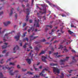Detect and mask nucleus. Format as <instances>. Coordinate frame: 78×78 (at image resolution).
Returning a JSON list of instances; mask_svg holds the SVG:
<instances>
[{"label":"nucleus","mask_w":78,"mask_h":78,"mask_svg":"<svg viewBox=\"0 0 78 78\" xmlns=\"http://www.w3.org/2000/svg\"><path fill=\"white\" fill-rule=\"evenodd\" d=\"M73 60L72 61V62H76V60L75 59V57L73 56Z\"/></svg>","instance_id":"b1692460"},{"label":"nucleus","mask_w":78,"mask_h":78,"mask_svg":"<svg viewBox=\"0 0 78 78\" xmlns=\"http://www.w3.org/2000/svg\"><path fill=\"white\" fill-rule=\"evenodd\" d=\"M71 27H74V28H76V27H74V25L72 24L71 25Z\"/></svg>","instance_id":"de8ad7c7"},{"label":"nucleus","mask_w":78,"mask_h":78,"mask_svg":"<svg viewBox=\"0 0 78 78\" xmlns=\"http://www.w3.org/2000/svg\"><path fill=\"white\" fill-rule=\"evenodd\" d=\"M27 70V69H23L22 71L23 72H25V71H26Z\"/></svg>","instance_id":"6e6d98bb"},{"label":"nucleus","mask_w":78,"mask_h":78,"mask_svg":"<svg viewBox=\"0 0 78 78\" xmlns=\"http://www.w3.org/2000/svg\"><path fill=\"white\" fill-rule=\"evenodd\" d=\"M8 43H5L4 44L5 45V46L4 45L2 46V49H5V48H6V47H7L8 46H7V45H8Z\"/></svg>","instance_id":"2eb2a0df"},{"label":"nucleus","mask_w":78,"mask_h":78,"mask_svg":"<svg viewBox=\"0 0 78 78\" xmlns=\"http://www.w3.org/2000/svg\"><path fill=\"white\" fill-rule=\"evenodd\" d=\"M28 37L24 38L23 39V42H25V41H27V42H28Z\"/></svg>","instance_id":"4be33fe9"},{"label":"nucleus","mask_w":78,"mask_h":78,"mask_svg":"<svg viewBox=\"0 0 78 78\" xmlns=\"http://www.w3.org/2000/svg\"><path fill=\"white\" fill-rule=\"evenodd\" d=\"M39 64H40V63L38 62L37 65L35 64H34L33 65V67H34V69L35 71H36V70H37V69L36 68V66H39Z\"/></svg>","instance_id":"ddd939ff"},{"label":"nucleus","mask_w":78,"mask_h":78,"mask_svg":"<svg viewBox=\"0 0 78 78\" xmlns=\"http://www.w3.org/2000/svg\"><path fill=\"white\" fill-rule=\"evenodd\" d=\"M17 68H18V69H20V66H19V65H18L17 66Z\"/></svg>","instance_id":"603ef678"},{"label":"nucleus","mask_w":78,"mask_h":78,"mask_svg":"<svg viewBox=\"0 0 78 78\" xmlns=\"http://www.w3.org/2000/svg\"><path fill=\"white\" fill-rule=\"evenodd\" d=\"M21 35L20 33H19L17 34V35H16L15 37L14 38L16 39V41H17L18 40H19V37Z\"/></svg>","instance_id":"1a4fd4ad"},{"label":"nucleus","mask_w":78,"mask_h":78,"mask_svg":"<svg viewBox=\"0 0 78 78\" xmlns=\"http://www.w3.org/2000/svg\"><path fill=\"white\" fill-rule=\"evenodd\" d=\"M46 27H49V28H52V26L51 25H47L46 26Z\"/></svg>","instance_id":"473e14b6"},{"label":"nucleus","mask_w":78,"mask_h":78,"mask_svg":"<svg viewBox=\"0 0 78 78\" xmlns=\"http://www.w3.org/2000/svg\"><path fill=\"white\" fill-rule=\"evenodd\" d=\"M57 42H58V41H55L53 42V44H55V43H57Z\"/></svg>","instance_id":"8fccbe9b"},{"label":"nucleus","mask_w":78,"mask_h":78,"mask_svg":"<svg viewBox=\"0 0 78 78\" xmlns=\"http://www.w3.org/2000/svg\"><path fill=\"white\" fill-rule=\"evenodd\" d=\"M12 72H13V69L10 70L9 72V73L10 75H14V74H16V73H18V72H19V71L18 70H15L13 73H12Z\"/></svg>","instance_id":"39448f33"},{"label":"nucleus","mask_w":78,"mask_h":78,"mask_svg":"<svg viewBox=\"0 0 78 78\" xmlns=\"http://www.w3.org/2000/svg\"><path fill=\"white\" fill-rule=\"evenodd\" d=\"M13 9H13V8H12V9L11 10V13L9 14L10 16H12V14H13V11L12 10Z\"/></svg>","instance_id":"5701e85b"},{"label":"nucleus","mask_w":78,"mask_h":78,"mask_svg":"<svg viewBox=\"0 0 78 78\" xmlns=\"http://www.w3.org/2000/svg\"><path fill=\"white\" fill-rule=\"evenodd\" d=\"M34 2V0H32V5L33 4V3Z\"/></svg>","instance_id":"0e129e2a"},{"label":"nucleus","mask_w":78,"mask_h":78,"mask_svg":"<svg viewBox=\"0 0 78 78\" xmlns=\"http://www.w3.org/2000/svg\"><path fill=\"white\" fill-rule=\"evenodd\" d=\"M37 14L38 18H39V19H41V18H42V16H39V13L38 12H37Z\"/></svg>","instance_id":"c85d7f7f"},{"label":"nucleus","mask_w":78,"mask_h":78,"mask_svg":"<svg viewBox=\"0 0 78 78\" xmlns=\"http://www.w3.org/2000/svg\"><path fill=\"white\" fill-rule=\"evenodd\" d=\"M3 78V75L1 72L0 73V78Z\"/></svg>","instance_id":"7c9ffc66"},{"label":"nucleus","mask_w":78,"mask_h":78,"mask_svg":"<svg viewBox=\"0 0 78 78\" xmlns=\"http://www.w3.org/2000/svg\"><path fill=\"white\" fill-rule=\"evenodd\" d=\"M61 33H58V36H61Z\"/></svg>","instance_id":"774afa93"},{"label":"nucleus","mask_w":78,"mask_h":78,"mask_svg":"<svg viewBox=\"0 0 78 78\" xmlns=\"http://www.w3.org/2000/svg\"><path fill=\"white\" fill-rule=\"evenodd\" d=\"M16 49V50H19V47H18V46L16 45L15 47L14 48L13 50L14 51H15Z\"/></svg>","instance_id":"aec40b11"},{"label":"nucleus","mask_w":78,"mask_h":78,"mask_svg":"<svg viewBox=\"0 0 78 78\" xmlns=\"http://www.w3.org/2000/svg\"><path fill=\"white\" fill-rule=\"evenodd\" d=\"M26 61L27 62V63H28L29 64H31V59H26Z\"/></svg>","instance_id":"6ab92c4d"},{"label":"nucleus","mask_w":78,"mask_h":78,"mask_svg":"<svg viewBox=\"0 0 78 78\" xmlns=\"http://www.w3.org/2000/svg\"><path fill=\"white\" fill-rule=\"evenodd\" d=\"M33 22V21H32V20H29V22L30 23H32Z\"/></svg>","instance_id":"864d4df0"},{"label":"nucleus","mask_w":78,"mask_h":78,"mask_svg":"<svg viewBox=\"0 0 78 78\" xmlns=\"http://www.w3.org/2000/svg\"><path fill=\"white\" fill-rule=\"evenodd\" d=\"M3 14V12L1 11L0 12V15H2V14Z\"/></svg>","instance_id":"5fc2aeb1"},{"label":"nucleus","mask_w":78,"mask_h":78,"mask_svg":"<svg viewBox=\"0 0 78 78\" xmlns=\"http://www.w3.org/2000/svg\"><path fill=\"white\" fill-rule=\"evenodd\" d=\"M71 51L72 52H73V53H76V51H75L73 49H72Z\"/></svg>","instance_id":"c03bdc74"},{"label":"nucleus","mask_w":78,"mask_h":78,"mask_svg":"<svg viewBox=\"0 0 78 78\" xmlns=\"http://www.w3.org/2000/svg\"><path fill=\"white\" fill-rule=\"evenodd\" d=\"M60 31H61V33H62V34L64 33L65 32L64 31H62V28H60Z\"/></svg>","instance_id":"c756f323"},{"label":"nucleus","mask_w":78,"mask_h":78,"mask_svg":"<svg viewBox=\"0 0 78 78\" xmlns=\"http://www.w3.org/2000/svg\"><path fill=\"white\" fill-rule=\"evenodd\" d=\"M27 73V74H29L30 75H32V74L33 73H31L30 72H28Z\"/></svg>","instance_id":"e433bc0d"},{"label":"nucleus","mask_w":78,"mask_h":78,"mask_svg":"<svg viewBox=\"0 0 78 78\" xmlns=\"http://www.w3.org/2000/svg\"><path fill=\"white\" fill-rule=\"evenodd\" d=\"M71 76V74H68L67 75V76Z\"/></svg>","instance_id":"bf43d9fd"},{"label":"nucleus","mask_w":78,"mask_h":78,"mask_svg":"<svg viewBox=\"0 0 78 78\" xmlns=\"http://www.w3.org/2000/svg\"><path fill=\"white\" fill-rule=\"evenodd\" d=\"M41 31V30H37V29H36L35 30V31Z\"/></svg>","instance_id":"a18cd8bd"},{"label":"nucleus","mask_w":78,"mask_h":78,"mask_svg":"<svg viewBox=\"0 0 78 78\" xmlns=\"http://www.w3.org/2000/svg\"><path fill=\"white\" fill-rule=\"evenodd\" d=\"M4 62V61H3V59H2L0 62L1 64H3Z\"/></svg>","instance_id":"c9c22d12"},{"label":"nucleus","mask_w":78,"mask_h":78,"mask_svg":"<svg viewBox=\"0 0 78 78\" xmlns=\"http://www.w3.org/2000/svg\"><path fill=\"white\" fill-rule=\"evenodd\" d=\"M54 55H55V56L57 57L58 56V52L55 53H54Z\"/></svg>","instance_id":"f704fd0d"},{"label":"nucleus","mask_w":78,"mask_h":78,"mask_svg":"<svg viewBox=\"0 0 78 78\" xmlns=\"http://www.w3.org/2000/svg\"><path fill=\"white\" fill-rule=\"evenodd\" d=\"M30 29H28V31L29 33H30V31H31V30H32V32H33V31H34V27H32L31 28H30Z\"/></svg>","instance_id":"f3484780"},{"label":"nucleus","mask_w":78,"mask_h":78,"mask_svg":"<svg viewBox=\"0 0 78 78\" xmlns=\"http://www.w3.org/2000/svg\"><path fill=\"white\" fill-rule=\"evenodd\" d=\"M46 59L47 57L44 56H42V61H43V62H47V61H46Z\"/></svg>","instance_id":"4468645a"},{"label":"nucleus","mask_w":78,"mask_h":78,"mask_svg":"<svg viewBox=\"0 0 78 78\" xmlns=\"http://www.w3.org/2000/svg\"><path fill=\"white\" fill-rule=\"evenodd\" d=\"M4 25L5 26V27H6L7 26H8V25L7 22L4 23Z\"/></svg>","instance_id":"ea45409f"},{"label":"nucleus","mask_w":78,"mask_h":78,"mask_svg":"<svg viewBox=\"0 0 78 78\" xmlns=\"http://www.w3.org/2000/svg\"><path fill=\"white\" fill-rule=\"evenodd\" d=\"M13 67H11V68H7L6 67H3L2 68V69H3V70H6V69H8L9 70H10V69H12V68H13Z\"/></svg>","instance_id":"dca6fc26"},{"label":"nucleus","mask_w":78,"mask_h":78,"mask_svg":"<svg viewBox=\"0 0 78 78\" xmlns=\"http://www.w3.org/2000/svg\"><path fill=\"white\" fill-rule=\"evenodd\" d=\"M37 46L39 48H41V47H42V46L40 44L37 45Z\"/></svg>","instance_id":"a19ab883"},{"label":"nucleus","mask_w":78,"mask_h":78,"mask_svg":"<svg viewBox=\"0 0 78 78\" xmlns=\"http://www.w3.org/2000/svg\"><path fill=\"white\" fill-rule=\"evenodd\" d=\"M26 47H27V46H26V45H24V46H23V48H26Z\"/></svg>","instance_id":"052dcab7"},{"label":"nucleus","mask_w":78,"mask_h":78,"mask_svg":"<svg viewBox=\"0 0 78 78\" xmlns=\"http://www.w3.org/2000/svg\"><path fill=\"white\" fill-rule=\"evenodd\" d=\"M62 17H65V16H66L65 15L63 14H62Z\"/></svg>","instance_id":"e2e57ef3"},{"label":"nucleus","mask_w":78,"mask_h":78,"mask_svg":"<svg viewBox=\"0 0 78 78\" xmlns=\"http://www.w3.org/2000/svg\"><path fill=\"white\" fill-rule=\"evenodd\" d=\"M26 25H27V24L26 23H23V27H25Z\"/></svg>","instance_id":"37998d69"},{"label":"nucleus","mask_w":78,"mask_h":78,"mask_svg":"<svg viewBox=\"0 0 78 78\" xmlns=\"http://www.w3.org/2000/svg\"><path fill=\"white\" fill-rule=\"evenodd\" d=\"M61 76H58L56 78H59V77H60V78H63L64 76V73H62Z\"/></svg>","instance_id":"a211bd4d"},{"label":"nucleus","mask_w":78,"mask_h":78,"mask_svg":"<svg viewBox=\"0 0 78 78\" xmlns=\"http://www.w3.org/2000/svg\"><path fill=\"white\" fill-rule=\"evenodd\" d=\"M39 76L35 75V76H34V77H33L32 78H39Z\"/></svg>","instance_id":"4c0bfd02"},{"label":"nucleus","mask_w":78,"mask_h":78,"mask_svg":"<svg viewBox=\"0 0 78 78\" xmlns=\"http://www.w3.org/2000/svg\"><path fill=\"white\" fill-rule=\"evenodd\" d=\"M8 54H9V52H7V53L6 54L5 56H8Z\"/></svg>","instance_id":"3c124183"},{"label":"nucleus","mask_w":78,"mask_h":78,"mask_svg":"<svg viewBox=\"0 0 78 78\" xmlns=\"http://www.w3.org/2000/svg\"><path fill=\"white\" fill-rule=\"evenodd\" d=\"M69 57H66V58L64 59L63 60L61 59L60 60L59 62H60V64L61 65H64V62H65V61H68L69 60Z\"/></svg>","instance_id":"f03ea898"},{"label":"nucleus","mask_w":78,"mask_h":78,"mask_svg":"<svg viewBox=\"0 0 78 78\" xmlns=\"http://www.w3.org/2000/svg\"><path fill=\"white\" fill-rule=\"evenodd\" d=\"M9 65L10 66H11V65H12V66H14V63L12 62H10Z\"/></svg>","instance_id":"58836bf2"},{"label":"nucleus","mask_w":78,"mask_h":78,"mask_svg":"<svg viewBox=\"0 0 78 78\" xmlns=\"http://www.w3.org/2000/svg\"><path fill=\"white\" fill-rule=\"evenodd\" d=\"M6 50H4L3 51H2V53H6Z\"/></svg>","instance_id":"09e8293b"},{"label":"nucleus","mask_w":78,"mask_h":78,"mask_svg":"<svg viewBox=\"0 0 78 78\" xmlns=\"http://www.w3.org/2000/svg\"><path fill=\"white\" fill-rule=\"evenodd\" d=\"M9 33H7L5 34V36L3 38V41L4 42H6V38L8 39V36H9Z\"/></svg>","instance_id":"6e6552de"},{"label":"nucleus","mask_w":78,"mask_h":78,"mask_svg":"<svg viewBox=\"0 0 78 78\" xmlns=\"http://www.w3.org/2000/svg\"><path fill=\"white\" fill-rule=\"evenodd\" d=\"M61 56H63V55H58L57 56V58H59L61 57Z\"/></svg>","instance_id":"79ce46f5"},{"label":"nucleus","mask_w":78,"mask_h":78,"mask_svg":"<svg viewBox=\"0 0 78 78\" xmlns=\"http://www.w3.org/2000/svg\"><path fill=\"white\" fill-rule=\"evenodd\" d=\"M50 66H58V63L54 64L53 63H51L50 64Z\"/></svg>","instance_id":"bb28decb"},{"label":"nucleus","mask_w":78,"mask_h":78,"mask_svg":"<svg viewBox=\"0 0 78 78\" xmlns=\"http://www.w3.org/2000/svg\"><path fill=\"white\" fill-rule=\"evenodd\" d=\"M11 58H9V59H8L7 60V61H6V62H8V61H10V60H11Z\"/></svg>","instance_id":"13d9d810"},{"label":"nucleus","mask_w":78,"mask_h":78,"mask_svg":"<svg viewBox=\"0 0 78 78\" xmlns=\"http://www.w3.org/2000/svg\"><path fill=\"white\" fill-rule=\"evenodd\" d=\"M22 7H23V8H24L25 5H23V4H22Z\"/></svg>","instance_id":"338daca9"},{"label":"nucleus","mask_w":78,"mask_h":78,"mask_svg":"<svg viewBox=\"0 0 78 78\" xmlns=\"http://www.w3.org/2000/svg\"><path fill=\"white\" fill-rule=\"evenodd\" d=\"M35 34L34 33H33V35H30V42H31V41H32V40H34V39H36V38H37V37H38V36H36L34 37H33L34 36V35H35Z\"/></svg>","instance_id":"20e7f679"},{"label":"nucleus","mask_w":78,"mask_h":78,"mask_svg":"<svg viewBox=\"0 0 78 78\" xmlns=\"http://www.w3.org/2000/svg\"><path fill=\"white\" fill-rule=\"evenodd\" d=\"M27 16H26V21H28V19H29V18L28 17V15H29L30 14V10L29 9H27Z\"/></svg>","instance_id":"423d86ee"},{"label":"nucleus","mask_w":78,"mask_h":78,"mask_svg":"<svg viewBox=\"0 0 78 78\" xmlns=\"http://www.w3.org/2000/svg\"><path fill=\"white\" fill-rule=\"evenodd\" d=\"M45 53V51H42L41 53H40L39 55V56H40V55H42V54H44Z\"/></svg>","instance_id":"a878e982"},{"label":"nucleus","mask_w":78,"mask_h":78,"mask_svg":"<svg viewBox=\"0 0 78 78\" xmlns=\"http://www.w3.org/2000/svg\"><path fill=\"white\" fill-rule=\"evenodd\" d=\"M41 6L43 8V12H42V11H39V12L41 14H45L46 13V9L45 8V7H48V5H41Z\"/></svg>","instance_id":"f257e3e1"},{"label":"nucleus","mask_w":78,"mask_h":78,"mask_svg":"<svg viewBox=\"0 0 78 78\" xmlns=\"http://www.w3.org/2000/svg\"><path fill=\"white\" fill-rule=\"evenodd\" d=\"M39 20H38L37 21V20H35V23L34 24V26L36 25V23H37L36 27H39Z\"/></svg>","instance_id":"9d476101"},{"label":"nucleus","mask_w":78,"mask_h":78,"mask_svg":"<svg viewBox=\"0 0 78 78\" xmlns=\"http://www.w3.org/2000/svg\"><path fill=\"white\" fill-rule=\"evenodd\" d=\"M45 70H46V71H47L48 69L46 68H45L40 73V75H41V76H44V75L43 74V73H44L45 72Z\"/></svg>","instance_id":"9b49d317"},{"label":"nucleus","mask_w":78,"mask_h":78,"mask_svg":"<svg viewBox=\"0 0 78 78\" xmlns=\"http://www.w3.org/2000/svg\"><path fill=\"white\" fill-rule=\"evenodd\" d=\"M63 48H64V50L66 52H67V51H68V50H67L66 46H65L64 47H63L62 45H60L59 46V47L58 48V49H61V50H62Z\"/></svg>","instance_id":"0eeeda50"},{"label":"nucleus","mask_w":78,"mask_h":78,"mask_svg":"<svg viewBox=\"0 0 78 78\" xmlns=\"http://www.w3.org/2000/svg\"><path fill=\"white\" fill-rule=\"evenodd\" d=\"M46 2L48 3L49 4V5H51V6H52V5H53V4H52L50 2V1H46Z\"/></svg>","instance_id":"cd10ccee"},{"label":"nucleus","mask_w":78,"mask_h":78,"mask_svg":"<svg viewBox=\"0 0 78 78\" xmlns=\"http://www.w3.org/2000/svg\"><path fill=\"white\" fill-rule=\"evenodd\" d=\"M46 41V40L44 38L43 40H41V42H45Z\"/></svg>","instance_id":"72a5a7b5"},{"label":"nucleus","mask_w":78,"mask_h":78,"mask_svg":"<svg viewBox=\"0 0 78 78\" xmlns=\"http://www.w3.org/2000/svg\"><path fill=\"white\" fill-rule=\"evenodd\" d=\"M17 14H16V15H15V17L16 19H17Z\"/></svg>","instance_id":"69168bd1"},{"label":"nucleus","mask_w":78,"mask_h":78,"mask_svg":"<svg viewBox=\"0 0 78 78\" xmlns=\"http://www.w3.org/2000/svg\"><path fill=\"white\" fill-rule=\"evenodd\" d=\"M68 33H69L70 34H72V33H73V32H72V31L70 30H68Z\"/></svg>","instance_id":"2f4dec72"},{"label":"nucleus","mask_w":78,"mask_h":78,"mask_svg":"<svg viewBox=\"0 0 78 78\" xmlns=\"http://www.w3.org/2000/svg\"><path fill=\"white\" fill-rule=\"evenodd\" d=\"M53 72L55 74H56V75H58V73H59V70L58 68L55 67H53Z\"/></svg>","instance_id":"7ed1b4c3"},{"label":"nucleus","mask_w":78,"mask_h":78,"mask_svg":"<svg viewBox=\"0 0 78 78\" xmlns=\"http://www.w3.org/2000/svg\"><path fill=\"white\" fill-rule=\"evenodd\" d=\"M20 2H25V1L24 0H20Z\"/></svg>","instance_id":"4d7b16f0"},{"label":"nucleus","mask_w":78,"mask_h":78,"mask_svg":"<svg viewBox=\"0 0 78 78\" xmlns=\"http://www.w3.org/2000/svg\"><path fill=\"white\" fill-rule=\"evenodd\" d=\"M66 42V45H68L69 43V44H70L71 43L70 41L68 40L67 39H65V41H63L62 43H64V42Z\"/></svg>","instance_id":"f8f14e48"},{"label":"nucleus","mask_w":78,"mask_h":78,"mask_svg":"<svg viewBox=\"0 0 78 78\" xmlns=\"http://www.w3.org/2000/svg\"><path fill=\"white\" fill-rule=\"evenodd\" d=\"M35 50H36L37 51H39L40 50V49L38 48V47L37 46L35 47Z\"/></svg>","instance_id":"412c9836"},{"label":"nucleus","mask_w":78,"mask_h":78,"mask_svg":"<svg viewBox=\"0 0 78 78\" xmlns=\"http://www.w3.org/2000/svg\"><path fill=\"white\" fill-rule=\"evenodd\" d=\"M55 31V29L52 30L51 33H49V34H51V35H52V34H53V33H54V31Z\"/></svg>","instance_id":"393cba45"},{"label":"nucleus","mask_w":78,"mask_h":78,"mask_svg":"<svg viewBox=\"0 0 78 78\" xmlns=\"http://www.w3.org/2000/svg\"><path fill=\"white\" fill-rule=\"evenodd\" d=\"M45 30H46V31H47V30H48V28L46 27L45 29Z\"/></svg>","instance_id":"680f3d73"},{"label":"nucleus","mask_w":78,"mask_h":78,"mask_svg":"<svg viewBox=\"0 0 78 78\" xmlns=\"http://www.w3.org/2000/svg\"><path fill=\"white\" fill-rule=\"evenodd\" d=\"M7 25H8L11 24V22L10 21H8V22H7Z\"/></svg>","instance_id":"49530a36"}]
</instances>
